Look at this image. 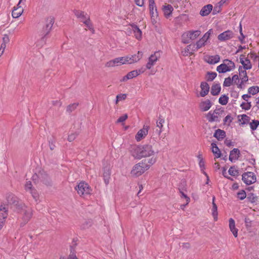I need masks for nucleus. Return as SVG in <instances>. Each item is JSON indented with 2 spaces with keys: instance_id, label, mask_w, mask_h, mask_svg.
<instances>
[{
  "instance_id": "nucleus-14",
  "label": "nucleus",
  "mask_w": 259,
  "mask_h": 259,
  "mask_svg": "<svg viewBox=\"0 0 259 259\" xmlns=\"http://www.w3.org/2000/svg\"><path fill=\"white\" fill-rule=\"evenodd\" d=\"M142 52L138 51L137 55L126 56L127 64H133L138 62L142 57Z\"/></svg>"
},
{
  "instance_id": "nucleus-60",
  "label": "nucleus",
  "mask_w": 259,
  "mask_h": 259,
  "mask_svg": "<svg viewBox=\"0 0 259 259\" xmlns=\"http://www.w3.org/2000/svg\"><path fill=\"white\" fill-rule=\"evenodd\" d=\"M119 60V63L120 65L123 64H127V59H126V57H118Z\"/></svg>"
},
{
  "instance_id": "nucleus-31",
  "label": "nucleus",
  "mask_w": 259,
  "mask_h": 259,
  "mask_svg": "<svg viewBox=\"0 0 259 259\" xmlns=\"http://www.w3.org/2000/svg\"><path fill=\"white\" fill-rule=\"evenodd\" d=\"M246 70L242 66H240L238 69L239 76L241 79H243V81H247L248 79Z\"/></svg>"
},
{
  "instance_id": "nucleus-40",
  "label": "nucleus",
  "mask_w": 259,
  "mask_h": 259,
  "mask_svg": "<svg viewBox=\"0 0 259 259\" xmlns=\"http://www.w3.org/2000/svg\"><path fill=\"white\" fill-rule=\"evenodd\" d=\"M249 124L251 131H254L257 129L259 125V120H252L251 122L249 121Z\"/></svg>"
},
{
  "instance_id": "nucleus-39",
  "label": "nucleus",
  "mask_w": 259,
  "mask_h": 259,
  "mask_svg": "<svg viewBox=\"0 0 259 259\" xmlns=\"http://www.w3.org/2000/svg\"><path fill=\"white\" fill-rule=\"evenodd\" d=\"M228 172L230 175L234 177H237L239 175V170L235 166L230 167Z\"/></svg>"
},
{
  "instance_id": "nucleus-19",
  "label": "nucleus",
  "mask_w": 259,
  "mask_h": 259,
  "mask_svg": "<svg viewBox=\"0 0 259 259\" xmlns=\"http://www.w3.org/2000/svg\"><path fill=\"white\" fill-rule=\"evenodd\" d=\"M201 92L200 96L202 97L207 95L209 91V86L206 82H202L200 84Z\"/></svg>"
},
{
  "instance_id": "nucleus-53",
  "label": "nucleus",
  "mask_w": 259,
  "mask_h": 259,
  "mask_svg": "<svg viewBox=\"0 0 259 259\" xmlns=\"http://www.w3.org/2000/svg\"><path fill=\"white\" fill-rule=\"evenodd\" d=\"M232 84V80L230 77H227L225 79L223 83V86L226 87H230Z\"/></svg>"
},
{
  "instance_id": "nucleus-30",
  "label": "nucleus",
  "mask_w": 259,
  "mask_h": 259,
  "mask_svg": "<svg viewBox=\"0 0 259 259\" xmlns=\"http://www.w3.org/2000/svg\"><path fill=\"white\" fill-rule=\"evenodd\" d=\"M23 9L22 7L16 8L14 7L12 13V15L13 18H19L23 13Z\"/></svg>"
},
{
  "instance_id": "nucleus-17",
  "label": "nucleus",
  "mask_w": 259,
  "mask_h": 259,
  "mask_svg": "<svg viewBox=\"0 0 259 259\" xmlns=\"http://www.w3.org/2000/svg\"><path fill=\"white\" fill-rule=\"evenodd\" d=\"M74 14L78 18L80 19V21L83 23L90 20L89 16L84 12L75 11Z\"/></svg>"
},
{
  "instance_id": "nucleus-54",
  "label": "nucleus",
  "mask_w": 259,
  "mask_h": 259,
  "mask_svg": "<svg viewBox=\"0 0 259 259\" xmlns=\"http://www.w3.org/2000/svg\"><path fill=\"white\" fill-rule=\"evenodd\" d=\"M128 117L127 114H124L123 115L119 117V118L116 121V123H122Z\"/></svg>"
},
{
  "instance_id": "nucleus-47",
  "label": "nucleus",
  "mask_w": 259,
  "mask_h": 259,
  "mask_svg": "<svg viewBox=\"0 0 259 259\" xmlns=\"http://www.w3.org/2000/svg\"><path fill=\"white\" fill-rule=\"evenodd\" d=\"M213 31L212 29H209L207 31L203 36L201 37L206 42H207L208 39L209 38L210 35L212 34Z\"/></svg>"
},
{
  "instance_id": "nucleus-33",
  "label": "nucleus",
  "mask_w": 259,
  "mask_h": 259,
  "mask_svg": "<svg viewBox=\"0 0 259 259\" xmlns=\"http://www.w3.org/2000/svg\"><path fill=\"white\" fill-rule=\"evenodd\" d=\"M214 200H215V197L213 196L212 202V206L211 210L212 215L214 219L215 220H217V217H218V208H217V204L214 202Z\"/></svg>"
},
{
  "instance_id": "nucleus-44",
  "label": "nucleus",
  "mask_w": 259,
  "mask_h": 259,
  "mask_svg": "<svg viewBox=\"0 0 259 259\" xmlns=\"http://www.w3.org/2000/svg\"><path fill=\"white\" fill-rule=\"evenodd\" d=\"M217 74L214 72H208L207 73V80L212 81L217 76Z\"/></svg>"
},
{
  "instance_id": "nucleus-51",
  "label": "nucleus",
  "mask_w": 259,
  "mask_h": 259,
  "mask_svg": "<svg viewBox=\"0 0 259 259\" xmlns=\"http://www.w3.org/2000/svg\"><path fill=\"white\" fill-rule=\"evenodd\" d=\"M206 43V42L201 38L198 41H197L196 44H195L196 45V47H197L199 49L202 47L205 46Z\"/></svg>"
},
{
  "instance_id": "nucleus-27",
  "label": "nucleus",
  "mask_w": 259,
  "mask_h": 259,
  "mask_svg": "<svg viewBox=\"0 0 259 259\" xmlns=\"http://www.w3.org/2000/svg\"><path fill=\"white\" fill-rule=\"evenodd\" d=\"M54 23V21L53 18H49L48 19V23L46 25L45 29L43 31V33H45L46 34L48 35L49 33L50 32L53 24Z\"/></svg>"
},
{
  "instance_id": "nucleus-3",
  "label": "nucleus",
  "mask_w": 259,
  "mask_h": 259,
  "mask_svg": "<svg viewBox=\"0 0 259 259\" xmlns=\"http://www.w3.org/2000/svg\"><path fill=\"white\" fill-rule=\"evenodd\" d=\"M235 68V63L229 59H225L223 63L217 67V71L220 73H225L233 70Z\"/></svg>"
},
{
  "instance_id": "nucleus-7",
  "label": "nucleus",
  "mask_w": 259,
  "mask_h": 259,
  "mask_svg": "<svg viewBox=\"0 0 259 259\" xmlns=\"http://www.w3.org/2000/svg\"><path fill=\"white\" fill-rule=\"evenodd\" d=\"M242 181L247 185L254 183L256 180L255 175L251 171H248L242 175Z\"/></svg>"
},
{
  "instance_id": "nucleus-43",
  "label": "nucleus",
  "mask_w": 259,
  "mask_h": 259,
  "mask_svg": "<svg viewBox=\"0 0 259 259\" xmlns=\"http://www.w3.org/2000/svg\"><path fill=\"white\" fill-rule=\"evenodd\" d=\"M78 105V104L77 103H74L69 105L66 108V111L68 113H71L76 109Z\"/></svg>"
},
{
  "instance_id": "nucleus-59",
  "label": "nucleus",
  "mask_w": 259,
  "mask_h": 259,
  "mask_svg": "<svg viewBox=\"0 0 259 259\" xmlns=\"http://www.w3.org/2000/svg\"><path fill=\"white\" fill-rule=\"evenodd\" d=\"M181 195V197H183L186 200V205H188L190 201V199L189 197H188L184 192H183L182 191H180Z\"/></svg>"
},
{
  "instance_id": "nucleus-57",
  "label": "nucleus",
  "mask_w": 259,
  "mask_h": 259,
  "mask_svg": "<svg viewBox=\"0 0 259 259\" xmlns=\"http://www.w3.org/2000/svg\"><path fill=\"white\" fill-rule=\"evenodd\" d=\"M25 189L26 191H30L32 189V185L30 181H27L25 185Z\"/></svg>"
},
{
  "instance_id": "nucleus-42",
  "label": "nucleus",
  "mask_w": 259,
  "mask_h": 259,
  "mask_svg": "<svg viewBox=\"0 0 259 259\" xmlns=\"http://www.w3.org/2000/svg\"><path fill=\"white\" fill-rule=\"evenodd\" d=\"M259 92V88L257 86H253L248 89L249 94L254 95Z\"/></svg>"
},
{
  "instance_id": "nucleus-41",
  "label": "nucleus",
  "mask_w": 259,
  "mask_h": 259,
  "mask_svg": "<svg viewBox=\"0 0 259 259\" xmlns=\"http://www.w3.org/2000/svg\"><path fill=\"white\" fill-rule=\"evenodd\" d=\"M228 100L229 98L227 96L225 95H222L219 99V102L222 105H225L228 103Z\"/></svg>"
},
{
  "instance_id": "nucleus-63",
  "label": "nucleus",
  "mask_w": 259,
  "mask_h": 259,
  "mask_svg": "<svg viewBox=\"0 0 259 259\" xmlns=\"http://www.w3.org/2000/svg\"><path fill=\"white\" fill-rule=\"evenodd\" d=\"M85 25L87 26V27L91 30L94 31L92 24L91 22L90 19L88 20V21H86L85 23H84Z\"/></svg>"
},
{
  "instance_id": "nucleus-23",
  "label": "nucleus",
  "mask_w": 259,
  "mask_h": 259,
  "mask_svg": "<svg viewBox=\"0 0 259 259\" xmlns=\"http://www.w3.org/2000/svg\"><path fill=\"white\" fill-rule=\"evenodd\" d=\"M162 10L165 17L168 18L171 16L174 8L171 5L167 4L163 6Z\"/></svg>"
},
{
  "instance_id": "nucleus-18",
  "label": "nucleus",
  "mask_w": 259,
  "mask_h": 259,
  "mask_svg": "<svg viewBox=\"0 0 259 259\" xmlns=\"http://www.w3.org/2000/svg\"><path fill=\"white\" fill-rule=\"evenodd\" d=\"M134 32L135 37L140 40L142 38V31L139 29L137 25L135 24L130 25V27L128 28Z\"/></svg>"
},
{
  "instance_id": "nucleus-58",
  "label": "nucleus",
  "mask_w": 259,
  "mask_h": 259,
  "mask_svg": "<svg viewBox=\"0 0 259 259\" xmlns=\"http://www.w3.org/2000/svg\"><path fill=\"white\" fill-rule=\"evenodd\" d=\"M231 80H232V83H234L236 85L237 84V83L240 81V80L239 79V76L237 74L234 75L232 76Z\"/></svg>"
},
{
  "instance_id": "nucleus-10",
  "label": "nucleus",
  "mask_w": 259,
  "mask_h": 259,
  "mask_svg": "<svg viewBox=\"0 0 259 259\" xmlns=\"http://www.w3.org/2000/svg\"><path fill=\"white\" fill-rule=\"evenodd\" d=\"M149 126L144 125L143 127L140 130L135 136V139L137 142L141 141L142 139H144L148 135Z\"/></svg>"
},
{
  "instance_id": "nucleus-12",
  "label": "nucleus",
  "mask_w": 259,
  "mask_h": 259,
  "mask_svg": "<svg viewBox=\"0 0 259 259\" xmlns=\"http://www.w3.org/2000/svg\"><path fill=\"white\" fill-rule=\"evenodd\" d=\"M234 33L232 31L228 30L220 34L218 36V38L221 41H225L232 39L234 37Z\"/></svg>"
},
{
  "instance_id": "nucleus-13",
  "label": "nucleus",
  "mask_w": 259,
  "mask_h": 259,
  "mask_svg": "<svg viewBox=\"0 0 259 259\" xmlns=\"http://www.w3.org/2000/svg\"><path fill=\"white\" fill-rule=\"evenodd\" d=\"M212 106V103L209 99L202 100L199 104V109L202 112L208 111Z\"/></svg>"
},
{
  "instance_id": "nucleus-1",
  "label": "nucleus",
  "mask_w": 259,
  "mask_h": 259,
  "mask_svg": "<svg viewBox=\"0 0 259 259\" xmlns=\"http://www.w3.org/2000/svg\"><path fill=\"white\" fill-rule=\"evenodd\" d=\"M9 203H12L14 205L17 206L18 208H21L23 212V223H21L20 226L23 227L26 224L31 218L32 215V210L31 208L27 207L24 204L19 203L17 201V198L13 196H10L8 200Z\"/></svg>"
},
{
  "instance_id": "nucleus-35",
  "label": "nucleus",
  "mask_w": 259,
  "mask_h": 259,
  "mask_svg": "<svg viewBox=\"0 0 259 259\" xmlns=\"http://www.w3.org/2000/svg\"><path fill=\"white\" fill-rule=\"evenodd\" d=\"M120 61L119 60V58H115L114 59L111 60L108 62H107L106 64V66L108 67H114L120 66V64L119 63Z\"/></svg>"
},
{
  "instance_id": "nucleus-37",
  "label": "nucleus",
  "mask_w": 259,
  "mask_h": 259,
  "mask_svg": "<svg viewBox=\"0 0 259 259\" xmlns=\"http://www.w3.org/2000/svg\"><path fill=\"white\" fill-rule=\"evenodd\" d=\"M38 177L39 179L41 181L45 183V184H47L48 182L49 177L48 175L44 171L40 172L38 174Z\"/></svg>"
},
{
  "instance_id": "nucleus-2",
  "label": "nucleus",
  "mask_w": 259,
  "mask_h": 259,
  "mask_svg": "<svg viewBox=\"0 0 259 259\" xmlns=\"http://www.w3.org/2000/svg\"><path fill=\"white\" fill-rule=\"evenodd\" d=\"M148 169V166L146 165V161L143 160L133 166L131 171V175L134 177H138Z\"/></svg>"
},
{
  "instance_id": "nucleus-15",
  "label": "nucleus",
  "mask_w": 259,
  "mask_h": 259,
  "mask_svg": "<svg viewBox=\"0 0 259 259\" xmlns=\"http://www.w3.org/2000/svg\"><path fill=\"white\" fill-rule=\"evenodd\" d=\"M141 71L140 70H133L128 72L126 75L124 76L121 79V82L126 81L128 79H131L139 75Z\"/></svg>"
},
{
  "instance_id": "nucleus-62",
  "label": "nucleus",
  "mask_w": 259,
  "mask_h": 259,
  "mask_svg": "<svg viewBox=\"0 0 259 259\" xmlns=\"http://www.w3.org/2000/svg\"><path fill=\"white\" fill-rule=\"evenodd\" d=\"M126 98V95L125 94H119L116 96V98H117V100L121 101L124 100Z\"/></svg>"
},
{
  "instance_id": "nucleus-4",
  "label": "nucleus",
  "mask_w": 259,
  "mask_h": 259,
  "mask_svg": "<svg viewBox=\"0 0 259 259\" xmlns=\"http://www.w3.org/2000/svg\"><path fill=\"white\" fill-rule=\"evenodd\" d=\"M201 34V31L199 30H190L184 33L182 35V41L184 44H188L190 40L196 39Z\"/></svg>"
},
{
  "instance_id": "nucleus-16",
  "label": "nucleus",
  "mask_w": 259,
  "mask_h": 259,
  "mask_svg": "<svg viewBox=\"0 0 259 259\" xmlns=\"http://www.w3.org/2000/svg\"><path fill=\"white\" fill-rule=\"evenodd\" d=\"M244 56L242 55L240 57V62L243 65L242 68L244 69H250L252 68V65L250 60L248 58H245Z\"/></svg>"
},
{
  "instance_id": "nucleus-38",
  "label": "nucleus",
  "mask_w": 259,
  "mask_h": 259,
  "mask_svg": "<svg viewBox=\"0 0 259 259\" xmlns=\"http://www.w3.org/2000/svg\"><path fill=\"white\" fill-rule=\"evenodd\" d=\"M8 208L2 206L0 208V219L5 220L8 216Z\"/></svg>"
},
{
  "instance_id": "nucleus-29",
  "label": "nucleus",
  "mask_w": 259,
  "mask_h": 259,
  "mask_svg": "<svg viewBox=\"0 0 259 259\" xmlns=\"http://www.w3.org/2000/svg\"><path fill=\"white\" fill-rule=\"evenodd\" d=\"M165 120L163 117L161 115H159L158 117V118L157 120L156 121V126L158 128H159V130L158 131V134L159 135H160V134L162 132V127H163V124L164 123Z\"/></svg>"
},
{
  "instance_id": "nucleus-34",
  "label": "nucleus",
  "mask_w": 259,
  "mask_h": 259,
  "mask_svg": "<svg viewBox=\"0 0 259 259\" xmlns=\"http://www.w3.org/2000/svg\"><path fill=\"white\" fill-rule=\"evenodd\" d=\"M213 136L218 140L224 139L226 136V133L224 131L218 129L214 133Z\"/></svg>"
},
{
  "instance_id": "nucleus-48",
  "label": "nucleus",
  "mask_w": 259,
  "mask_h": 259,
  "mask_svg": "<svg viewBox=\"0 0 259 259\" xmlns=\"http://www.w3.org/2000/svg\"><path fill=\"white\" fill-rule=\"evenodd\" d=\"M110 172H109V170L108 169L107 171H104L103 174V177L104 179V181L106 184H108L109 182V179H110Z\"/></svg>"
},
{
  "instance_id": "nucleus-45",
  "label": "nucleus",
  "mask_w": 259,
  "mask_h": 259,
  "mask_svg": "<svg viewBox=\"0 0 259 259\" xmlns=\"http://www.w3.org/2000/svg\"><path fill=\"white\" fill-rule=\"evenodd\" d=\"M145 160L146 161V165L148 166L149 168L151 165L156 162L157 158L156 157L153 156L151 158Z\"/></svg>"
},
{
  "instance_id": "nucleus-21",
  "label": "nucleus",
  "mask_w": 259,
  "mask_h": 259,
  "mask_svg": "<svg viewBox=\"0 0 259 259\" xmlns=\"http://www.w3.org/2000/svg\"><path fill=\"white\" fill-rule=\"evenodd\" d=\"M205 61L210 64H214L218 63L220 60V57L219 55L207 56L205 57Z\"/></svg>"
},
{
  "instance_id": "nucleus-5",
  "label": "nucleus",
  "mask_w": 259,
  "mask_h": 259,
  "mask_svg": "<svg viewBox=\"0 0 259 259\" xmlns=\"http://www.w3.org/2000/svg\"><path fill=\"white\" fill-rule=\"evenodd\" d=\"M223 110L221 109H216L213 111H209L206 115L207 120L210 122H219L220 121L221 114Z\"/></svg>"
},
{
  "instance_id": "nucleus-49",
  "label": "nucleus",
  "mask_w": 259,
  "mask_h": 259,
  "mask_svg": "<svg viewBox=\"0 0 259 259\" xmlns=\"http://www.w3.org/2000/svg\"><path fill=\"white\" fill-rule=\"evenodd\" d=\"M69 259H78L77 257L76 254H75V249L73 247L71 246L70 247V254L69 255Z\"/></svg>"
},
{
  "instance_id": "nucleus-52",
  "label": "nucleus",
  "mask_w": 259,
  "mask_h": 259,
  "mask_svg": "<svg viewBox=\"0 0 259 259\" xmlns=\"http://www.w3.org/2000/svg\"><path fill=\"white\" fill-rule=\"evenodd\" d=\"M78 133L77 132H74L73 133H71L68 136V141L69 142H72L74 141L76 138L77 137Z\"/></svg>"
},
{
  "instance_id": "nucleus-46",
  "label": "nucleus",
  "mask_w": 259,
  "mask_h": 259,
  "mask_svg": "<svg viewBox=\"0 0 259 259\" xmlns=\"http://www.w3.org/2000/svg\"><path fill=\"white\" fill-rule=\"evenodd\" d=\"M240 107L242 109L248 110L251 107V102H242L240 104Z\"/></svg>"
},
{
  "instance_id": "nucleus-32",
  "label": "nucleus",
  "mask_w": 259,
  "mask_h": 259,
  "mask_svg": "<svg viewBox=\"0 0 259 259\" xmlns=\"http://www.w3.org/2000/svg\"><path fill=\"white\" fill-rule=\"evenodd\" d=\"M221 85L219 83L214 84L212 87L210 91L211 94L213 96L219 95L221 91Z\"/></svg>"
},
{
  "instance_id": "nucleus-26",
  "label": "nucleus",
  "mask_w": 259,
  "mask_h": 259,
  "mask_svg": "<svg viewBox=\"0 0 259 259\" xmlns=\"http://www.w3.org/2000/svg\"><path fill=\"white\" fill-rule=\"evenodd\" d=\"M42 36L41 38L37 40L36 42V47L38 48H41L46 43L48 35L42 33Z\"/></svg>"
},
{
  "instance_id": "nucleus-25",
  "label": "nucleus",
  "mask_w": 259,
  "mask_h": 259,
  "mask_svg": "<svg viewBox=\"0 0 259 259\" xmlns=\"http://www.w3.org/2000/svg\"><path fill=\"white\" fill-rule=\"evenodd\" d=\"M229 222L230 231L233 233L234 236L237 237L238 236V229L235 227V221L232 218H230L229 220Z\"/></svg>"
},
{
  "instance_id": "nucleus-9",
  "label": "nucleus",
  "mask_w": 259,
  "mask_h": 259,
  "mask_svg": "<svg viewBox=\"0 0 259 259\" xmlns=\"http://www.w3.org/2000/svg\"><path fill=\"white\" fill-rule=\"evenodd\" d=\"M129 151L135 158L140 159L142 158V146L133 145L130 147Z\"/></svg>"
},
{
  "instance_id": "nucleus-6",
  "label": "nucleus",
  "mask_w": 259,
  "mask_h": 259,
  "mask_svg": "<svg viewBox=\"0 0 259 259\" xmlns=\"http://www.w3.org/2000/svg\"><path fill=\"white\" fill-rule=\"evenodd\" d=\"M77 193L82 196H85L91 193V189L87 183L84 182L79 183L75 187Z\"/></svg>"
},
{
  "instance_id": "nucleus-11",
  "label": "nucleus",
  "mask_w": 259,
  "mask_h": 259,
  "mask_svg": "<svg viewBox=\"0 0 259 259\" xmlns=\"http://www.w3.org/2000/svg\"><path fill=\"white\" fill-rule=\"evenodd\" d=\"M142 158L152 156L155 152L152 145L146 144L142 146Z\"/></svg>"
},
{
  "instance_id": "nucleus-20",
  "label": "nucleus",
  "mask_w": 259,
  "mask_h": 259,
  "mask_svg": "<svg viewBox=\"0 0 259 259\" xmlns=\"http://www.w3.org/2000/svg\"><path fill=\"white\" fill-rule=\"evenodd\" d=\"M150 13L151 18V22L154 24L156 23V19L158 17V13L156 6L149 7Z\"/></svg>"
},
{
  "instance_id": "nucleus-56",
  "label": "nucleus",
  "mask_w": 259,
  "mask_h": 259,
  "mask_svg": "<svg viewBox=\"0 0 259 259\" xmlns=\"http://www.w3.org/2000/svg\"><path fill=\"white\" fill-rule=\"evenodd\" d=\"M233 118H232L230 115H227L224 119V122L225 123H228V125L230 124L231 122L232 121Z\"/></svg>"
},
{
  "instance_id": "nucleus-64",
  "label": "nucleus",
  "mask_w": 259,
  "mask_h": 259,
  "mask_svg": "<svg viewBox=\"0 0 259 259\" xmlns=\"http://www.w3.org/2000/svg\"><path fill=\"white\" fill-rule=\"evenodd\" d=\"M10 41V38L8 34H4L3 37V42L8 44Z\"/></svg>"
},
{
  "instance_id": "nucleus-8",
  "label": "nucleus",
  "mask_w": 259,
  "mask_h": 259,
  "mask_svg": "<svg viewBox=\"0 0 259 259\" xmlns=\"http://www.w3.org/2000/svg\"><path fill=\"white\" fill-rule=\"evenodd\" d=\"M161 53L159 51L155 52L152 54L148 58V61L146 65V68L147 69H150L153 66L158 60L160 58Z\"/></svg>"
},
{
  "instance_id": "nucleus-50",
  "label": "nucleus",
  "mask_w": 259,
  "mask_h": 259,
  "mask_svg": "<svg viewBox=\"0 0 259 259\" xmlns=\"http://www.w3.org/2000/svg\"><path fill=\"white\" fill-rule=\"evenodd\" d=\"M237 197L240 200H243L246 197V194L244 190H242L240 191H239L237 194Z\"/></svg>"
},
{
  "instance_id": "nucleus-36",
  "label": "nucleus",
  "mask_w": 259,
  "mask_h": 259,
  "mask_svg": "<svg viewBox=\"0 0 259 259\" xmlns=\"http://www.w3.org/2000/svg\"><path fill=\"white\" fill-rule=\"evenodd\" d=\"M212 152L215 155L216 158H219L221 156V152L218 147L215 143L211 144Z\"/></svg>"
},
{
  "instance_id": "nucleus-22",
  "label": "nucleus",
  "mask_w": 259,
  "mask_h": 259,
  "mask_svg": "<svg viewBox=\"0 0 259 259\" xmlns=\"http://www.w3.org/2000/svg\"><path fill=\"white\" fill-rule=\"evenodd\" d=\"M240 154V151L237 148H234L230 151L229 159L232 162L235 161L238 159Z\"/></svg>"
},
{
  "instance_id": "nucleus-24",
  "label": "nucleus",
  "mask_w": 259,
  "mask_h": 259,
  "mask_svg": "<svg viewBox=\"0 0 259 259\" xmlns=\"http://www.w3.org/2000/svg\"><path fill=\"white\" fill-rule=\"evenodd\" d=\"M238 121L240 122V125H243L247 124L250 121V118L246 114L239 115L238 116Z\"/></svg>"
},
{
  "instance_id": "nucleus-55",
  "label": "nucleus",
  "mask_w": 259,
  "mask_h": 259,
  "mask_svg": "<svg viewBox=\"0 0 259 259\" xmlns=\"http://www.w3.org/2000/svg\"><path fill=\"white\" fill-rule=\"evenodd\" d=\"M30 192V193L31 194L33 198L35 200H37L38 197V195L37 193V191L36 190H35L34 189H32L31 190H30V191H29Z\"/></svg>"
},
{
  "instance_id": "nucleus-61",
  "label": "nucleus",
  "mask_w": 259,
  "mask_h": 259,
  "mask_svg": "<svg viewBox=\"0 0 259 259\" xmlns=\"http://www.w3.org/2000/svg\"><path fill=\"white\" fill-rule=\"evenodd\" d=\"M246 81H243V79H241V81L237 83V87L239 89H243L245 88L244 83Z\"/></svg>"
},
{
  "instance_id": "nucleus-28",
  "label": "nucleus",
  "mask_w": 259,
  "mask_h": 259,
  "mask_svg": "<svg viewBox=\"0 0 259 259\" xmlns=\"http://www.w3.org/2000/svg\"><path fill=\"white\" fill-rule=\"evenodd\" d=\"M212 9V6L210 4L204 6L200 12V14L202 16L208 15Z\"/></svg>"
}]
</instances>
